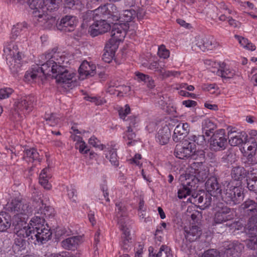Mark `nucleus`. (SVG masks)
<instances>
[{
  "label": "nucleus",
  "instance_id": "obj_1",
  "mask_svg": "<svg viewBox=\"0 0 257 257\" xmlns=\"http://www.w3.org/2000/svg\"><path fill=\"white\" fill-rule=\"evenodd\" d=\"M57 48H53L51 51L47 52L40 56L39 64L33 66L31 71L26 72L24 80L30 81L37 78L43 80V77L51 75L56 79L58 83L66 85L68 87L72 86V78L75 74L70 71L64 65L66 57L61 52H57Z\"/></svg>",
  "mask_w": 257,
  "mask_h": 257
},
{
  "label": "nucleus",
  "instance_id": "obj_2",
  "mask_svg": "<svg viewBox=\"0 0 257 257\" xmlns=\"http://www.w3.org/2000/svg\"><path fill=\"white\" fill-rule=\"evenodd\" d=\"M117 211V223L119 228L122 231L120 246L124 252H127L131 248L132 238L130 236V225L127 218L126 208L121 202L115 203Z\"/></svg>",
  "mask_w": 257,
  "mask_h": 257
},
{
  "label": "nucleus",
  "instance_id": "obj_3",
  "mask_svg": "<svg viewBox=\"0 0 257 257\" xmlns=\"http://www.w3.org/2000/svg\"><path fill=\"white\" fill-rule=\"evenodd\" d=\"M215 210L213 223L214 226L221 225L226 222L225 224L221 226V231L222 232L225 231L227 227L233 229L236 227L237 222L232 221L234 219V215L230 208L222 203L219 202L217 203Z\"/></svg>",
  "mask_w": 257,
  "mask_h": 257
},
{
  "label": "nucleus",
  "instance_id": "obj_4",
  "mask_svg": "<svg viewBox=\"0 0 257 257\" xmlns=\"http://www.w3.org/2000/svg\"><path fill=\"white\" fill-rule=\"evenodd\" d=\"M96 17L103 19L108 22L114 24L120 19V14L117 8L112 4H106L99 6L93 11Z\"/></svg>",
  "mask_w": 257,
  "mask_h": 257
},
{
  "label": "nucleus",
  "instance_id": "obj_5",
  "mask_svg": "<svg viewBox=\"0 0 257 257\" xmlns=\"http://www.w3.org/2000/svg\"><path fill=\"white\" fill-rule=\"evenodd\" d=\"M219 196L226 204L234 205L240 203L244 195L241 188L231 186L222 190Z\"/></svg>",
  "mask_w": 257,
  "mask_h": 257
},
{
  "label": "nucleus",
  "instance_id": "obj_6",
  "mask_svg": "<svg viewBox=\"0 0 257 257\" xmlns=\"http://www.w3.org/2000/svg\"><path fill=\"white\" fill-rule=\"evenodd\" d=\"M35 99L33 96L28 95L18 99L15 102L14 115H20V112L24 114L29 113L32 110Z\"/></svg>",
  "mask_w": 257,
  "mask_h": 257
},
{
  "label": "nucleus",
  "instance_id": "obj_7",
  "mask_svg": "<svg viewBox=\"0 0 257 257\" xmlns=\"http://www.w3.org/2000/svg\"><path fill=\"white\" fill-rule=\"evenodd\" d=\"M8 211L16 213L14 217L20 215H28L32 212L31 207L29 203L24 200L14 199L6 205Z\"/></svg>",
  "mask_w": 257,
  "mask_h": 257
},
{
  "label": "nucleus",
  "instance_id": "obj_8",
  "mask_svg": "<svg viewBox=\"0 0 257 257\" xmlns=\"http://www.w3.org/2000/svg\"><path fill=\"white\" fill-rule=\"evenodd\" d=\"M195 147L196 146L194 143L187 140H183L176 146L174 155L180 159L189 158Z\"/></svg>",
  "mask_w": 257,
  "mask_h": 257
},
{
  "label": "nucleus",
  "instance_id": "obj_9",
  "mask_svg": "<svg viewBox=\"0 0 257 257\" xmlns=\"http://www.w3.org/2000/svg\"><path fill=\"white\" fill-rule=\"evenodd\" d=\"M226 145L227 138L223 129L216 131L210 138V148L212 151L217 152L224 150Z\"/></svg>",
  "mask_w": 257,
  "mask_h": 257
},
{
  "label": "nucleus",
  "instance_id": "obj_10",
  "mask_svg": "<svg viewBox=\"0 0 257 257\" xmlns=\"http://www.w3.org/2000/svg\"><path fill=\"white\" fill-rule=\"evenodd\" d=\"M95 23L90 26L88 32L92 37H95L99 34L105 33L110 30V23L103 19L96 17L93 15Z\"/></svg>",
  "mask_w": 257,
  "mask_h": 257
},
{
  "label": "nucleus",
  "instance_id": "obj_11",
  "mask_svg": "<svg viewBox=\"0 0 257 257\" xmlns=\"http://www.w3.org/2000/svg\"><path fill=\"white\" fill-rule=\"evenodd\" d=\"M24 55L18 52L15 54L14 51L7 57V64L9 65L10 69L14 76L19 75L21 71L22 66V58Z\"/></svg>",
  "mask_w": 257,
  "mask_h": 257
},
{
  "label": "nucleus",
  "instance_id": "obj_12",
  "mask_svg": "<svg viewBox=\"0 0 257 257\" xmlns=\"http://www.w3.org/2000/svg\"><path fill=\"white\" fill-rule=\"evenodd\" d=\"M125 120L128 121V126L123 138L125 140L127 139L129 141L127 143V146H131L133 143H135L134 139L136 136L135 130L138 125L139 121L137 117L134 115L129 116Z\"/></svg>",
  "mask_w": 257,
  "mask_h": 257
},
{
  "label": "nucleus",
  "instance_id": "obj_13",
  "mask_svg": "<svg viewBox=\"0 0 257 257\" xmlns=\"http://www.w3.org/2000/svg\"><path fill=\"white\" fill-rule=\"evenodd\" d=\"M77 20L75 17L70 15H66L61 19L59 23H56L57 28L64 32H72L76 27Z\"/></svg>",
  "mask_w": 257,
  "mask_h": 257
},
{
  "label": "nucleus",
  "instance_id": "obj_14",
  "mask_svg": "<svg viewBox=\"0 0 257 257\" xmlns=\"http://www.w3.org/2000/svg\"><path fill=\"white\" fill-rule=\"evenodd\" d=\"M205 189L207 192L213 197H219L222 190L218 179L216 176H211L205 183Z\"/></svg>",
  "mask_w": 257,
  "mask_h": 257
},
{
  "label": "nucleus",
  "instance_id": "obj_15",
  "mask_svg": "<svg viewBox=\"0 0 257 257\" xmlns=\"http://www.w3.org/2000/svg\"><path fill=\"white\" fill-rule=\"evenodd\" d=\"M25 217L19 218L18 216L13 217V224L15 226V229L17 230L16 234L18 237H28V227L30 226L24 221Z\"/></svg>",
  "mask_w": 257,
  "mask_h": 257
},
{
  "label": "nucleus",
  "instance_id": "obj_16",
  "mask_svg": "<svg viewBox=\"0 0 257 257\" xmlns=\"http://www.w3.org/2000/svg\"><path fill=\"white\" fill-rule=\"evenodd\" d=\"M224 248L223 257H238L244 249V244L235 240L229 242Z\"/></svg>",
  "mask_w": 257,
  "mask_h": 257
},
{
  "label": "nucleus",
  "instance_id": "obj_17",
  "mask_svg": "<svg viewBox=\"0 0 257 257\" xmlns=\"http://www.w3.org/2000/svg\"><path fill=\"white\" fill-rule=\"evenodd\" d=\"M36 203L38 205L35 207L37 208L38 215H42L44 219L52 218L55 215L54 209L49 206H47L45 204H44L42 200L39 198L36 202Z\"/></svg>",
  "mask_w": 257,
  "mask_h": 257
},
{
  "label": "nucleus",
  "instance_id": "obj_18",
  "mask_svg": "<svg viewBox=\"0 0 257 257\" xmlns=\"http://www.w3.org/2000/svg\"><path fill=\"white\" fill-rule=\"evenodd\" d=\"M34 18L39 22L43 23V26L45 29H51L56 23L55 17L48 14L43 13V11L35 12Z\"/></svg>",
  "mask_w": 257,
  "mask_h": 257
},
{
  "label": "nucleus",
  "instance_id": "obj_19",
  "mask_svg": "<svg viewBox=\"0 0 257 257\" xmlns=\"http://www.w3.org/2000/svg\"><path fill=\"white\" fill-rule=\"evenodd\" d=\"M229 143L232 146H236L242 144L244 145L247 143V136L244 132L236 133L235 131L228 132Z\"/></svg>",
  "mask_w": 257,
  "mask_h": 257
},
{
  "label": "nucleus",
  "instance_id": "obj_20",
  "mask_svg": "<svg viewBox=\"0 0 257 257\" xmlns=\"http://www.w3.org/2000/svg\"><path fill=\"white\" fill-rule=\"evenodd\" d=\"M190 131L189 125L188 123L178 124L175 127L172 136L173 141L175 142L184 140V138L188 135Z\"/></svg>",
  "mask_w": 257,
  "mask_h": 257
},
{
  "label": "nucleus",
  "instance_id": "obj_21",
  "mask_svg": "<svg viewBox=\"0 0 257 257\" xmlns=\"http://www.w3.org/2000/svg\"><path fill=\"white\" fill-rule=\"evenodd\" d=\"M112 24V27L111 26V37L122 41L126 35V30L127 29L128 26L124 24L114 23Z\"/></svg>",
  "mask_w": 257,
  "mask_h": 257
},
{
  "label": "nucleus",
  "instance_id": "obj_22",
  "mask_svg": "<svg viewBox=\"0 0 257 257\" xmlns=\"http://www.w3.org/2000/svg\"><path fill=\"white\" fill-rule=\"evenodd\" d=\"M82 242L81 236H73L68 237L61 242V246L65 249L74 250Z\"/></svg>",
  "mask_w": 257,
  "mask_h": 257
},
{
  "label": "nucleus",
  "instance_id": "obj_23",
  "mask_svg": "<svg viewBox=\"0 0 257 257\" xmlns=\"http://www.w3.org/2000/svg\"><path fill=\"white\" fill-rule=\"evenodd\" d=\"M250 171H247L241 166H237L232 167L231 171V176L232 178L237 181H241L245 178L247 175L249 176Z\"/></svg>",
  "mask_w": 257,
  "mask_h": 257
},
{
  "label": "nucleus",
  "instance_id": "obj_24",
  "mask_svg": "<svg viewBox=\"0 0 257 257\" xmlns=\"http://www.w3.org/2000/svg\"><path fill=\"white\" fill-rule=\"evenodd\" d=\"M171 136V131L168 126L165 125L160 129L156 135L157 141L162 145L169 142Z\"/></svg>",
  "mask_w": 257,
  "mask_h": 257
},
{
  "label": "nucleus",
  "instance_id": "obj_25",
  "mask_svg": "<svg viewBox=\"0 0 257 257\" xmlns=\"http://www.w3.org/2000/svg\"><path fill=\"white\" fill-rule=\"evenodd\" d=\"M195 183L192 181H187L186 184L181 185L178 191V196L179 198H185L188 195H192L193 191L195 190Z\"/></svg>",
  "mask_w": 257,
  "mask_h": 257
},
{
  "label": "nucleus",
  "instance_id": "obj_26",
  "mask_svg": "<svg viewBox=\"0 0 257 257\" xmlns=\"http://www.w3.org/2000/svg\"><path fill=\"white\" fill-rule=\"evenodd\" d=\"M247 181V187L250 191L257 194V169L252 168L250 170L248 179Z\"/></svg>",
  "mask_w": 257,
  "mask_h": 257
},
{
  "label": "nucleus",
  "instance_id": "obj_27",
  "mask_svg": "<svg viewBox=\"0 0 257 257\" xmlns=\"http://www.w3.org/2000/svg\"><path fill=\"white\" fill-rule=\"evenodd\" d=\"M37 227V234L38 236V243H44L50 239L52 233L48 227L46 228L44 225H42Z\"/></svg>",
  "mask_w": 257,
  "mask_h": 257
},
{
  "label": "nucleus",
  "instance_id": "obj_28",
  "mask_svg": "<svg viewBox=\"0 0 257 257\" xmlns=\"http://www.w3.org/2000/svg\"><path fill=\"white\" fill-rule=\"evenodd\" d=\"M194 169V177L198 182H203L208 177L209 170L203 165H198V167L193 168Z\"/></svg>",
  "mask_w": 257,
  "mask_h": 257
},
{
  "label": "nucleus",
  "instance_id": "obj_29",
  "mask_svg": "<svg viewBox=\"0 0 257 257\" xmlns=\"http://www.w3.org/2000/svg\"><path fill=\"white\" fill-rule=\"evenodd\" d=\"M205 152L204 150H200L196 151L195 149L193 150L191 155L190 156L191 159L197 161V162H194L191 164V167L194 168L198 167V165H203V163L205 160Z\"/></svg>",
  "mask_w": 257,
  "mask_h": 257
},
{
  "label": "nucleus",
  "instance_id": "obj_30",
  "mask_svg": "<svg viewBox=\"0 0 257 257\" xmlns=\"http://www.w3.org/2000/svg\"><path fill=\"white\" fill-rule=\"evenodd\" d=\"M27 3L31 9V13L34 18V13L43 11L45 13V0H28Z\"/></svg>",
  "mask_w": 257,
  "mask_h": 257
},
{
  "label": "nucleus",
  "instance_id": "obj_31",
  "mask_svg": "<svg viewBox=\"0 0 257 257\" xmlns=\"http://www.w3.org/2000/svg\"><path fill=\"white\" fill-rule=\"evenodd\" d=\"M185 237L190 241H194L199 238L202 234V230L197 225L192 226L189 231L185 230Z\"/></svg>",
  "mask_w": 257,
  "mask_h": 257
},
{
  "label": "nucleus",
  "instance_id": "obj_32",
  "mask_svg": "<svg viewBox=\"0 0 257 257\" xmlns=\"http://www.w3.org/2000/svg\"><path fill=\"white\" fill-rule=\"evenodd\" d=\"M247 233L251 237L257 236V217H249L246 225Z\"/></svg>",
  "mask_w": 257,
  "mask_h": 257
},
{
  "label": "nucleus",
  "instance_id": "obj_33",
  "mask_svg": "<svg viewBox=\"0 0 257 257\" xmlns=\"http://www.w3.org/2000/svg\"><path fill=\"white\" fill-rule=\"evenodd\" d=\"M203 132L205 133L207 137L210 136V134L214 133V131L216 128V124L210 119L207 118L204 119L202 123Z\"/></svg>",
  "mask_w": 257,
  "mask_h": 257
},
{
  "label": "nucleus",
  "instance_id": "obj_34",
  "mask_svg": "<svg viewBox=\"0 0 257 257\" xmlns=\"http://www.w3.org/2000/svg\"><path fill=\"white\" fill-rule=\"evenodd\" d=\"M11 224V216L6 212L0 213V231H5L9 228Z\"/></svg>",
  "mask_w": 257,
  "mask_h": 257
},
{
  "label": "nucleus",
  "instance_id": "obj_35",
  "mask_svg": "<svg viewBox=\"0 0 257 257\" xmlns=\"http://www.w3.org/2000/svg\"><path fill=\"white\" fill-rule=\"evenodd\" d=\"M70 138L72 140L77 142L76 145V148H79V151L81 153L87 154L90 151V150L88 148V146L85 143L82 141V138L79 136L75 135H71Z\"/></svg>",
  "mask_w": 257,
  "mask_h": 257
},
{
  "label": "nucleus",
  "instance_id": "obj_36",
  "mask_svg": "<svg viewBox=\"0 0 257 257\" xmlns=\"http://www.w3.org/2000/svg\"><path fill=\"white\" fill-rule=\"evenodd\" d=\"M121 41L118 39L111 37L107 43L106 44L105 50L106 53H110V55H113L115 50L118 48V45Z\"/></svg>",
  "mask_w": 257,
  "mask_h": 257
},
{
  "label": "nucleus",
  "instance_id": "obj_37",
  "mask_svg": "<svg viewBox=\"0 0 257 257\" xmlns=\"http://www.w3.org/2000/svg\"><path fill=\"white\" fill-rule=\"evenodd\" d=\"M136 16L137 13L135 10L133 9L127 10L124 11L121 15H120L119 20H121L120 22H123L122 24L126 25V23L133 21Z\"/></svg>",
  "mask_w": 257,
  "mask_h": 257
},
{
  "label": "nucleus",
  "instance_id": "obj_38",
  "mask_svg": "<svg viewBox=\"0 0 257 257\" xmlns=\"http://www.w3.org/2000/svg\"><path fill=\"white\" fill-rule=\"evenodd\" d=\"M49 168H45L42 170L41 173L39 175V183L45 189L49 190L51 188V185L48 183V179L50 178L49 176L47 174L49 171Z\"/></svg>",
  "mask_w": 257,
  "mask_h": 257
},
{
  "label": "nucleus",
  "instance_id": "obj_39",
  "mask_svg": "<svg viewBox=\"0 0 257 257\" xmlns=\"http://www.w3.org/2000/svg\"><path fill=\"white\" fill-rule=\"evenodd\" d=\"M59 3L60 0H45V13L48 14V12H51L58 10Z\"/></svg>",
  "mask_w": 257,
  "mask_h": 257
},
{
  "label": "nucleus",
  "instance_id": "obj_40",
  "mask_svg": "<svg viewBox=\"0 0 257 257\" xmlns=\"http://www.w3.org/2000/svg\"><path fill=\"white\" fill-rule=\"evenodd\" d=\"M203 42L205 51L212 50L217 46V42L211 36L203 37Z\"/></svg>",
  "mask_w": 257,
  "mask_h": 257
},
{
  "label": "nucleus",
  "instance_id": "obj_41",
  "mask_svg": "<svg viewBox=\"0 0 257 257\" xmlns=\"http://www.w3.org/2000/svg\"><path fill=\"white\" fill-rule=\"evenodd\" d=\"M192 48L196 51L201 50L205 51L204 43L203 42V37L200 36H196L194 42L193 43Z\"/></svg>",
  "mask_w": 257,
  "mask_h": 257
},
{
  "label": "nucleus",
  "instance_id": "obj_42",
  "mask_svg": "<svg viewBox=\"0 0 257 257\" xmlns=\"http://www.w3.org/2000/svg\"><path fill=\"white\" fill-rule=\"evenodd\" d=\"M27 28V24L25 22L18 23L16 25L14 26L12 30V39H16V37L19 35L20 32L22 31L23 28Z\"/></svg>",
  "mask_w": 257,
  "mask_h": 257
},
{
  "label": "nucleus",
  "instance_id": "obj_43",
  "mask_svg": "<svg viewBox=\"0 0 257 257\" xmlns=\"http://www.w3.org/2000/svg\"><path fill=\"white\" fill-rule=\"evenodd\" d=\"M44 118L47 123L51 126H54L57 124L59 120V117L56 113H46Z\"/></svg>",
  "mask_w": 257,
  "mask_h": 257
},
{
  "label": "nucleus",
  "instance_id": "obj_44",
  "mask_svg": "<svg viewBox=\"0 0 257 257\" xmlns=\"http://www.w3.org/2000/svg\"><path fill=\"white\" fill-rule=\"evenodd\" d=\"M106 158L108 159L111 162V164L115 166H118L119 162L118 160V157L116 153V149H111L109 151L108 155H106Z\"/></svg>",
  "mask_w": 257,
  "mask_h": 257
},
{
  "label": "nucleus",
  "instance_id": "obj_45",
  "mask_svg": "<svg viewBox=\"0 0 257 257\" xmlns=\"http://www.w3.org/2000/svg\"><path fill=\"white\" fill-rule=\"evenodd\" d=\"M165 67L164 63L161 61H154L151 63L149 67V69L154 70L159 74L162 73L161 70Z\"/></svg>",
  "mask_w": 257,
  "mask_h": 257
},
{
  "label": "nucleus",
  "instance_id": "obj_46",
  "mask_svg": "<svg viewBox=\"0 0 257 257\" xmlns=\"http://www.w3.org/2000/svg\"><path fill=\"white\" fill-rule=\"evenodd\" d=\"M204 195L205 192L201 193H192V197L193 199V203L194 204H198L199 206L203 207Z\"/></svg>",
  "mask_w": 257,
  "mask_h": 257
},
{
  "label": "nucleus",
  "instance_id": "obj_47",
  "mask_svg": "<svg viewBox=\"0 0 257 257\" xmlns=\"http://www.w3.org/2000/svg\"><path fill=\"white\" fill-rule=\"evenodd\" d=\"M37 226H30L28 227V239H30L34 240L33 243H36V241L38 243V236L37 235Z\"/></svg>",
  "mask_w": 257,
  "mask_h": 257
},
{
  "label": "nucleus",
  "instance_id": "obj_48",
  "mask_svg": "<svg viewBox=\"0 0 257 257\" xmlns=\"http://www.w3.org/2000/svg\"><path fill=\"white\" fill-rule=\"evenodd\" d=\"M190 140L200 146L205 145L207 143V140L204 135H193L190 137Z\"/></svg>",
  "mask_w": 257,
  "mask_h": 257
},
{
  "label": "nucleus",
  "instance_id": "obj_49",
  "mask_svg": "<svg viewBox=\"0 0 257 257\" xmlns=\"http://www.w3.org/2000/svg\"><path fill=\"white\" fill-rule=\"evenodd\" d=\"M31 221L33 223V226H41L44 225L45 220L42 215H38L37 212L35 213V216L32 218ZM31 225L32 226V224Z\"/></svg>",
  "mask_w": 257,
  "mask_h": 257
},
{
  "label": "nucleus",
  "instance_id": "obj_50",
  "mask_svg": "<svg viewBox=\"0 0 257 257\" xmlns=\"http://www.w3.org/2000/svg\"><path fill=\"white\" fill-rule=\"evenodd\" d=\"M25 155L28 158L32 159L33 161L39 160V154L34 148H31L25 151Z\"/></svg>",
  "mask_w": 257,
  "mask_h": 257
},
{
  "label": "nucleus",
  "instance_id": "obj_51",
  "mask_svg": "<svg viewBox=\"0 0 257 257\" xmlns=\"http://www.w3.org/2000/svg\"><path fill=\"white\" fill-rule=\"evenodd\" d=\"M89 144L95 148H97L100 150H103L105 148L104 145L101 144L100 141L94 136L91 137L89 139Z\"/></svg>",
  "mask_w": 257,
  "mask_h": 257
},
{
  "label": "nucleus",
  "instance_id": "obj_52",
  "mask_svg": "<svg viewBox=\"0 0 257 257\" xmlns=\"http://www.w3.org/2000/svg\"><path fill=\"white\" fill-rule=\"evenodd\" d=\"M234 154L229 150L224 152L222 157V161L224 163H232L234 162Z\"/></svg>",
  "mask_w": 257,
  "mask_h": 257
},
{
  "label": "nucleus",
  "instance_id": "obj_53",
  "mask_svg": "<svg viewBox=\"0 0 257 257\" xmlns=\"http://www.w3.org/2000/svg\"><path fill=\"white\" fill-rule=\"evenodd\" d=\"M217 74L224 78H230L233 76L234 73L227 69H221L217 71Z\"/></svg>",
  "mask_w": 257,
  "mask_h": 257
},
{
  "label": "nucleus",
  "instance_id": "obj_54",
  "mask_svg": "<svg viewBox=\"0 0 257 257\" xmlns=\"http://www.w3.org/2000/svg\"><path fill=\"white\" fill-rule=\"evenodd\" d=\"M158 54L160 57L167 59L169 57L170 52L164 45H162L158 49Z\"/></svg>",
  "mask_w": 257,
  "mask_h": 257
},
{
  "label": "nucleus",
  "instance_id": "obj_55",
  "mask_svg": "<svg viewBox=\"0 0 257 257\" xmlns=\"http://www.w3.org/2000/svg\"><path fill=\"white\" fill-rule=\"evenodd\" d=\"M165 68H163L161 70L162 73H160V75L161 76L162 79H165L172 76H175L177 75H179L180 72L178 71H166Z\"/></svg>",
  "mask_w": 257,
  "mask_h": 257
},
{
  "label": "nucleus",
  "instance_id": "obj_56",
  "mask_svg": "<svg viewBox=\"0 0 257 257\" xmlns=\"http://www.w3.org/2000/svg\"><path fill=\"white\" fill-rule=\"evenodd\" d=\"M131 108L128 104H126L124 107H121L118 110L120 117L124 120L126 116L130 113Z\"/></svg>",
  "mask_w": 257,
  "mask_h": 257
},
{
  "label": "nucleus",
  "instance_id": "obj_57",
  "mask_svg": "<svg viewBox=\"0 0 257 257\" xmlns=\"http://www.w3.org/2000/svg\"><path fill=\"white\" fill-rule=\"evenodd\" d=\"M202 257H220V252L215 249H210L205 251Z\"/></svg>",
  "mask_w": 257,
  "mask_h": 257
},
{
  "label": "nucleus",
  "instance_id": "obj_58",
  "mask_svg": "<svg viewBox=\"0 0 257 257\" xmlns=\"http://www.w3.org/2000/svg\"><path fill=\"white\" fill-rule=\"evenodd\" d=\"M246 245L247 247L251 250H255L257 248V238L252 237L246 240Z\"/></svg>",
  "mask_w": 257,
  "mask_h": 257
},
{
  "label": "nucleus",
  "instance_id": "obj_59",
  "mask_svg": "<svg viewBox=\"0 0 257 257\" xmlns=\"http://www.w3.org/2000/svg\"><path fill=\"white\" fill-rule=\"evenodd\" d=\"M55 234L56 238H59L61 236H66L69 235L66 228L63 227H57L55 229Z\"/></svg>",
  "mask_w": 257,
  "mask_h": 257
},
{
  "label": "nucleus",
  "instance_id": "obj_60",
  "mask_svg": "<svg viewBox=\"0 0 257 257\" xmlns=\"http://www.w3.org/2000/svg\"><path fill=\"white\" fill-rule=\"evenodd\" d=\"M13 90L11 88L0 89V99L8 98L12 93Z\"/></svg>",
  "mask_w": 257,
  "mask_h": 257
},
{
  "label": "nucleus",
  "instance_id": "obj_61",
  "mask_svg": "<svg viewBox=\"0 0 257 257\" xmlns=\"http://www.w3.org/2000/svg\"><path fill=\"white\" fill-rule=\"evenodd\" d=\"M15 244L20 248L24 249L25 248L26 242L24 238L18 237L15 239Z\"/></svg>",
  "mask_w": 257,
  "mask_h": 257
},
{
  "label": "nucleus",
  "instance_id": "obj_62",
  "mask_svg": "<svg viewBox=\"0 0 257 257\" xmlns=\"http://www.w3.org/2000/svg\"><path fill=\"white\" fill-rule=\"evenodd\" d=\"M84 98L87 101L94 102L97 105H101L102 104V100L100 99V97L87 96H85Z\"/></svg>",
  "mask_w": 257,
  "mask_h": 257
},
{
  "label": "nucleus",
  "instance_id": "obj_63",
  "mask_svg": "<svg viewBox=\"0 0 257 257\" xmlns=\"http://www.w3.org/2000/svg\"><path fill=\"white\" fill-rule=\"evenodd\" d=\"M211 195L207 194L205 193L204 195V199L203 201V208H205L207 207H208L209 206L211 205V201L212 198L211 197Z\"/></svg>",
  "mask_w": 257,
  "mask_h": 257
},
{
  "label": "nucleus",
  "instance_id": "obj_64",
  "mask_svg": "<svg viewBox=\"0 0 257 257\" xmlns=\"http://www.w3.org/2000/svg\"><path fill=\"white\" fill-rule=\"evenodd\" d=\"M136 79L139 82L143 81L145 83L147 80H148V79H149V75L144 74L140 72L136 73Z\"/></svg>",
  "mask_w": 257,
  "mask_h": 257
}]
</instances>
